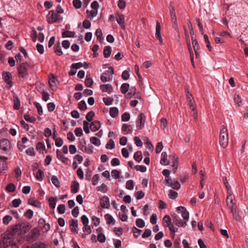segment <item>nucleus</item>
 <instances>
[{"mask_svg":"<svg viewBox=\"0 0 248 248\" xmlns=\"http://www.w3.org/2000/svg\"><path fill=\"white\" fill-rule=\"evenodd\" d=\"M31 229V225L28 223H22L16 225L13 229L12 233L7 232L3 236V241L0 242L1 248H6L8 243L13 246V242H11V239L14 233L22 234L28 232Z\"/></svg>","mask_w":248,"mask_h":248,"instance_id":"1","label":"nucleus"},{"mask_svg":"<svg viewBox=\"0 0 248 248\" xmlns=\"http://www.w3.org/2000/svg\"><path fill=\"white\" fill-rule=\"evenodd\" d=\"M228 130L226 127L222 125L219 133V144L223 148H226L228 146Z\"/></svg>","mask_w":248,"mask_h":248,"instance_id":"2","label":"nucleus"},{"mask_svg":"<svg viewBox=\"0 0 248 248\" xmlns=\"http://www.w3.org/2000/svg\"><path fill=\"white\" fill-rule=\"evenodd\" d=\"M29 66V64L27 63H22L17 68L19 78L23 79L27 78L28 76V72L27 68Z\"/></svg>","mask_w":248,"mask_h":248,"instance_id":"3","label":"nucleus"},{"mask_svg":"<svg viewBox=\"0 0 248 248\" xmlns=\"http://www.w3.org/2000/svg\"><path fill=\"white\" fill-rule=\"evenodd\" d=\"M94 115L95 113L93 111H91L89 112L86 116V119L87 121H84L83 122V129L86 134H89L90 133L88 122H90L93 120V118Z\"/></svg>","mask_w":248,"mask_h":248,"instance_id":"4","label":"nucleus"},{"mask_svg":"<svg viewBox=\"0 0 248 248\" xmlns=\"http://www.w3.org/2000/svg\"><path fill=\"white\" fill-rule=\"evenodd\" d=\"M227 194L228 196L226 198L227 205L229 208L232 210L236 207V203L234 202V200H235V196L232 195V192L230 193V192H229V193Z\"/></svg>","mask_w":248,"mask_h":248,"instance_id":"5","label":"nucleus"},{"mask_svg":"<svg viewBox=\"0 0 248 248\" xmlns=\"http://www.w3.org/2000/svg\"><path fill=\"white\" fill-rule=\"evenodd\" d=\"M146 117L143 113H140L136 121V127L138 130L142 129L144 126Z\"/></svg>","mask_w":248,"mask_h":248,"instance_id":"6","label":"nucleus"},{"mask_svg":"<svg viewBox=\"0 0 248 248\" xmlns=\"http://www.w3.org/2000/svg\"><path fill=\"white\" fill-rule=\"evenodd\" d=\"M59 16L53 11H50L47 16V21L49 24H52L58 21Z\"/></svg>","mask_w":248,"mask_h":248,"instance_id":"7","label":"nucleus"},{"mask_svg":"<svg viewBox=\"0 0 248 248\" xmlns=\"http://www.w3.org/2000/svg\"><path fill=\"white\" fill-rule=\"evenodd\" d=\"M0 148L4 151H9L11 148V142L7 139H2L0 140Z\"/></svg>","mask_w":248,"mask_h":248,"instance_id":"8","label":"nucleus"},{"mask_svg":"<svg viewBox=\"0 0 248 248\" xmlns=\"http://www.w3.org/2000/svg\"><path fill=\"white\" fill-rule=\"evenodd\" d=\"M2 77L7 85H8V87L9 88L12 87L13 84L12 81V74L11 73L9 72H4L2 73Z\"/></svg>","mask_w":248,"mask_h":248,"instance_id":"9","label":"nucleus"},{"mask_svg":"<svg viewBox=\"0 0 248 248\" xmlns=\"http://www.w3.org/2000/svg\"><path fill=\"white\" fill-rule=\"evenodd\" d=\"M173 222L178 227H185L186 225V222L183 221L181 218L177 215L174 214L173 216Z\"/></svg>","mask_w":248,"mask_h":248,"instance_id":"10","label":"nucleus"},{"mask_svg":"<svg viewBox=\"0 0 248 248\" xmlns=\"http://www.w3.org/2000/svg\"><path fill=\"white\" fill-rule=\"evenodd\" d=\"M115 18L118 23L120 25L121 28L125 29L124 16L123 14H117L115 16Z\"/></svg>","mask_w":248,"mask_h":248,"instance_id":"11","label":"nucleus"},{"mask_svg":"<svg viewBox=\"0 0 248 248\" xmlns=\"http://www.w3.org/2000/svg\"><path fill=\"white\" fill-rule=\"evenodd\" d=\"M179 213H181L182 217L185 220H188L189 218V213L186 208L183 206H179L177 208Z\"/></svg>","mask_w":248,"mask_h":248,"instance_id":"12","label":"nucleus"},{"mask_svg":"<svg viewBox=\"0 0 248 248\" xmlns=\"http://www.w3.org/2000/svg\"><path fill=\"white\" fill-rule=\"evenodd\" d=\"M233 218L237 221H240L242 218V213L237 210L236 207L231 210Z\"/></svg>","mask_w":248,"mask_h":248,"instance_id":"13","label":"nucleus"},{"mask_svg":"<svg viewBox=\"0 0 248 248\" xmlns=\"http://www.w3.org/2000/svg\"><path fill=\"white\" fill-rule=\"evenodd\" d=\"M70 228L72 232L78 233L77 228L78 227V221L76 219H72L70 220Z\"/></svg>","mask_w":248,"mask_h":248,"instance_id":"14","label":"nucleus"},{"mask_svg":"<svg viewBox=\"0 0 248 248\" xmlns=\"http://www.w3.org/2000/svg\"><path fill=\"white\" fill-rule=\"evenodd\" d=\"M7 159V157L0 156V171H3L7 168L6 160Z\"/></svg>","mask_w":248,"mask_h":248,"instance_id":"15","label":"nucleus"},{"mask_svg":"<svg viewBox=\"0 0 248 248\" xmlns=\"http://www.w3.org/2000/svg\"><path fill=\"white\" fill-rule=\"evenodd\" d=\"M56 155L59 160L65 165H67L68 162V158L64 156L60 150H57Z\"/></svg>","mask_w":248,"mask_h":248,"instance_id":"16","label":"nucleus"},{"mask_svg":"<svg viewBox=\"0 0 248 248\" xmlns=\"http://www.w3.org/2000/svg\"><path fill=\"white\" fill-rule=\"evenodd\" d=\"M161 28V27L159 22L156 21L155 37L159 41L160 43H162L163 40L160 33Z\"/></svg>","mask_w":248,"mask_h":248,"instance_id":"17","label":"nucleus"},{"mask_svg":"<svg viewBox=\"0 0 248 248\" xmlns=\"http://www.w3.org/2000/svg\"><path fill=\"white\" fill-rule=\"evenodd\" d=\"M170 158L169 160L167 159V154L166 152H164L161 154L160 163L164 165H169L170 163Z\"/></svg>","mask_w":248,"mask_h":248,"instance_id":"18","label":"nucleus"},{"mask_svg":"<svg viewBox=\"0 0 248 248\" xmlns=\"http://www.w3.org/2000/svg\"><path fill=\"white\" fill-rule=\"evenodd\" d=\"M101 126V124L98 121H94L91 123L90 128L92 131L98 130Z\"/></svg>","mask_w":248,"mask_h":248,"instance_id":"19","label":"nucleus"},{"mask_svg":"<svg viewBox=\"0 0 248 248\" xmlns=\"http://www.w3.org/2000/svg\"><path fill=\"white\" fill-rule=\"evenodd\" d=\"M40 234V231L37 228H33L29 233L30 238L34 239L36 238Z\"/></svg>","mask_w":248,"mask_h":248,"instance_id":"20","label":"nucleus"},{"mask_svg":"<svg viewBox=\"0 0 248 248\" xmlns=\"http://www.w3.org/2000/svg\"><path fill=\"white\" fill-rule=\"evenodd\" d=\"M100 205L103 208H108V198L107 196H104L100 199Z\"/></svg>","mask_w":248,"mask_h":248,"instance_id":"21","label":"nucleus"},{"mask_svg":"<svg viewBox=\"0 0 248 248\" xmlns=\"http://www.w3.org/2000/svg\"><path fill=\"white\" fill-rule=\"evenodd\" d=\"M119 114V109L116 107L109 108V115L113 118H115Z\"/></svg>","mask_w":248,"mask_h":248,"instance_id":"22","label":"nucleus"},{"mask_svg":"<svg viewBox=\"0 0 248 248\" xmlns=\"http://www.w3.org/2000/svg\"><path fill=\"white\" fill-rule=\"evenodd\" d=\"M122 130L124 131L125 134H129L131 133L132 131V127L131 125L124 124L122 125Z\"/></svg>","mask_w":248,"mask_h":248,"instance_id":"23","label":"nucleus"},{"mask_svg":"<svg viewBox=\"0 0 248 248\" xmlns=\"http://www.w3.org/2000/svg\"><path fill=\"white\" fill-rule=\"evenodd\" d=\"M76 32L73 31H66L62 33V37L63 38L74 37Z\"/></svg>","mask_w":248,"mask_h":248,"instance_id":"24","label":"nucleus"},{"mask_svg":"<svg viewBox=\"0 0 248 248\" xmlns=\"http://www.w3.org/2000/svg\"><path fill=\"white\" fill-rule=\"evenodd\" d=\"M191 40L193 48L194 49L196 55L197 56V51L200 49V46L197 40L194 37L192 36Z\"/></svg>","mask_w":248,"mask_h":248,"instance_id":"25","label":"nucleus"},{"mask_svg":"<svg viewBox=\"0 0 248 248\" xmlns=\"http://www.w3.org/2000/svg\"><path fill=\"white\" fill-rule=\"evenodd\" d=\"M170 159V163H172V167L175 168V170L177 169L178 165V158H175L174 155H171L169 156Z\"/></svg>","mask_w":248,"mask_h":248,"instance_id":"26","label":"nucleus"},{"mask_svg":"<svg viewBox=\"0 0 248 248\" xmlns=\"http://www.w3.org/2000/svg\"><path fill=\"white\" fill-rule=\"evenodd\" d=\"M97 10L92 9L91 11L87 10L86 11V14L88 18L91 19L96 16L97 14Z\"/></svg>","mask_w":248,"mask_h":248,"instance_id":"27","label":"nucleus"},{"mask_svg":"<svg viewBox=\"0 0 248 248\" xmlns=\"http://www.w3.org/2000/svg\"><path fill=\"white\" fill-rule=\"evenodd\" d=\"M79 189V184L77 181L73 182L71 185V192L73 193H76Z\"/></svg>","mask_w":248,"mask_h":248,"instance_id":"28","label":"nucleus"},{"mask_svg":"<svg viewBox=\"0 0 248 248\" xmlns=\"http://www.w3.org/2000/svg\"><path fill=\"white\" fill-rule=\"evenodd\" d=\"M44 171L41 170L39 169L38 170V172L36 173V179L39 181H42L44 179Z\"/></svg>","mask_w":248,"mask_h":248,"instance_id":"29","label":"nucleus"},{"mask_svg":"<svg viewBox=\"0 0 248 248\" xmlns=\"http://www.w3.org/2000/svg\"><path fill=\"white\" fill-rule=\"evenodd\" d=\"M36 149L39 153H43L46 149L45 144L41 142H38L36 145Z\"/></svg>","mask_w":248,"mask_h":248,"instance_id":"30","label":"nucleus"},{"mask_svg":"<svg viewBox=\"0 0 248 248\" xmlns=\"http://www.w3.org/2000/svg\"><path fill=\"white\" fill-rule=\"evenodd\" d=\"M129 84L128 83H123L121 87V91L124 93L125 94L129 90Z\"/></svg>","mask_w":248,"mask_h":248,"instance_id":"31","label":"nucleus"},{"mask_svg":"<svg viewBox=\"0 0 248 248\" xmlns=\"http://www.w3.org/2000/svg\"><path fill=\"white\" fill-rule=\"evenodd\" d=\"M134 158L136 161H137L138 162H140L142 158L141 152V151L136 152L134 154Z\"/></svg>","mask_w":248,"mask_h":248,"instance_id":"32","label":"nucleus"},{"mask_svg":"<svg viewBox=\"0 0 248 248\" xmlns=\"http://www.w3.org/2000/svg\"><path fill=\"white\" fill-rule=\"evenodd\" d=\"M90 142L96 146H99L101 144L100 140L94 137L90 138Z\"/></svg>","mask_w":248,"mask_h":248,"instance_id":"33","label":"nucleus"},{"mask_svg":"<svg viewBox=\"0 0 248 248\" xmlns=\"http://www.w3.org/2000/svg\"><path fill=\"white\" fill-rule=\"evenodd\" d=\"M170 186L174 189L179 190L180 188L181 185L178 181H172L170 183Z\"/></svg>","mask_w":248,"mask_h":248,"instance_id":"34","label":"nucleus"},{"mask_svg":"<svg viewBox=\"0 0 248 248\" xmlns=\"http://www.w3.org/2000/svg\"><path fill=\"white\" fill-rule=\"evenodd\" d=\"M16 188V186L14 184L10 183L6 186V190L8 192H13L15 191Z\"/></svg>","mask_w":248,"mask_h":248,"instance_id":"35","label":"nucleus"},{"mask_svg":"<svg viewBox=\"0 0 248 248\" xmlns=\"http://www.w3.org/2000/svg\"><path fill=\"white\" fill-rule=\"evenodd\" d=\"M223 182L226 186V189H227V193H229V192H230V193L232 192L231 186L229 185L226 177H223Z\"/></svg>","mask_w":248,"mask_h":248,"instance_id":"36","label":"nucleus"},{"mask_svg":"<svg viewBox=\"0 0 248 248\" xmlns=\"http://www.w3.org/2000/svg\"><path fill=\"white\" fill-rule=\"evenodd\" d=\"M29 203L38 208L40 209L41 208V204L40 202L37 200H33L31 201Z\"/></svg>","mask_w":248,"mask_h":248,"instance_id":"37","label":"nucleus"},{"mask_svg":"<svg viewBox=\"0 0 248 248\" xmlns=\"http://www.w3.org/2000/svg\"><path fill=\"white\" fill-rule=\"evenodd\" d=\"M57 83H58V80L54 77L53 76L52 78H49V84L51 88H52L53 86H56L57 84Z\"/></svg>","mask_w":248,"mask_h":248,"instance_id":"38","label":"nucleus"},{"mask_svg":"<svg viewBox=\"0 0 248 248\" xmlns=\"http://www.w3.org/2000/svg\"><path fill=\"white\" fill-rule=\"evenodd\" d=\"M49 205L52 209H54L56 207V200L53 197H50L48 199Z\"/></svg>","mask_w":248,"mask_h":248,"instance_id":"39","label":"nucleus"},{"mask_svg":"<svg viewBox=\"0 0 248 248\" xmlns=\"http://www.w3.org/2000/svg\"><path fill=\"white\" fill-rule=\"evenodd\" d=\"M93 84V80L90 77H86L85 80V84L88 87H91Z\"/></svg>","mask_w":248,"mask_h":248,"instance_id":"40","label":"nucleus"},{"mask_svg":"<svg viewBox=\"0 0 248 248\" xmlns=\"http://www.w3.org/2000/svg\"><path fill=\"white\" fill-rule=\"evenodd\" d=\"M14 98V108L17 110L19 108L20 106V100L17 96H15Z\"/></svg>","mask_w":248,"mask_h":248,"instance_id":"41","label":"nucleus"},{"mask_svg":"<svg viewBox=\"0 0 248 248\" xmlns=\"http://www.w3.org/2000/svg\"><path fill=\"white\" fill-rule=\"evenodd\" d=\"M126 188L128 190H132L134 188V182L132 180H128L126 183Z\"/></svg>","mask_w":248,"mask_h":248,"instance_id":"42","label":"nucleus"},{"mask_svg":"<svg viewBox=\"0 0 248 248\" xmlns=\"http://www.w3.org/2000/svg\"><path fill=\"white\" fill-rule=\"evenodd\" d=\"M136 225L140 228H143L145 226V222L142 219L138 218L136 221Z\"/></svg>","mask_w":248,"mask_h":248,"instance_id":"43","label":"nucleus"},{"mask_svg":"<svg viewBox=\"0 0 248 248\" xmlns=\"http://www.w3.org/2000/svg\"><path fill=\"white\" fill-rule=\"evenodd\" d=\"M100 177L98 174L93 175L92 179V184L93 186H96L98 183Z\"/></svg>","mask_w":248,"mask_h":248,"instance_id":"44","label":"nucleus"},{"mask_svg":"<svg viewBox=\"0 0 248 248\" xmlns=\"http://www.w3.org/2000/svg\"><path fill=\"white\" fill-rule=\"evenodd\" d=\"M97 190L103 193H106L108 191L107 185L104 184H102L100 186L97 187Z\"/></svg>","mask_w":248,"mask_h":248,"instance_id":"45","label":"nucleus"},{"mask_svg":"<svg viewBox=\"0 0 248 248\" xmlns=\"http://www.w3.org/2000/svg\"><path fill=\"white\" fill-rule=\"evenodd\" d=\"M78 108L81 110H84L87 108V105L86 102L82 100L78 103Z\"/></svg>","mask_w":248,"mask_h":248,"instance_id":"46","label":"nucleus"},{"mask_svg":"<svg viewBox=\"0 0 248 248\" xmlns=\"http://www.w3.org/2000/svg\"><path fill=\"white\" fill-rule=\"evenodd\" d=\"M121 172L116 170H113L111 171V174L112 177L115 179H118L120 177Z\"/></svg>","mask_w":248,"mask_h":248,"instance_id":"47","label":"nucleus"},{"mask_svg":"<svg viewBox=\"0 0 248 248\" xmlns=\"http://www.w3.org/2000/svg\"><path fill=\"white\" fill-rule=\"evenodd\" d=\"M51 182L56 187H59L60 186V182L56 176L54 175L52 177Z\"/></svg>","mask_w":248,"mask_h":248,"instance_id":"48","label":"nucleus"},{"mask_svg":"<svg viewBox=\"0 0 248 248\" xmlns=\"http://www.w3.org/2000/svg\"><path fill=\"white\" fill-rule=\"evenodd\" d=\"M132 232H133L134 236L135 238H137L140 234L141 230L138 229L135 227H133L132 228Z\"/></svg>","mask_w":248,"mask_h":248,"instance_id":"49","label":"nucleus"},{"mask_svg":"<svg viewBox=\"0 0 248 248\" xmlns=\"http://www.w3.org/2000/svg\"><path fill=\"white\" fill-rule=\"evenodd\" d=\"M24 119L27 121L30 122L31 123H33L35 121V118L34 117H30L29 115L26 114L24 115Z\"/></svg>","mask_w":248,"mask_h":248,"instance_id":"50","label":"nucleus"},{"mask_svg":"<svg viewBox=\"0 0 248 248\" xmlns=\"http://www.w3.org/2000/svg\"><path fill=\"white\" fill-rule=\"evenodd\" d=\"M65 206L63 204H60L57 207L58 212L60 214H62L65 212Z\"/></svg>","mask_w":248,"mask_h":248,"instance_id":"51","label":"nucleus"},{"mask_svg":"<svg viewBox=\"0 0 248 248\" xmlns=\"http://www.w3.org/2000/svg\"><path fill=\"white\" fill-rule=\"evenodd\" d=\"M130 118V114L128 112H124L122 115V121L123 122H127L129 120Z\"/></svg>","mask_w":248,"mask_h":248,"instance_id":"52","label":"nucleus"},{"mask_svg":"<svg viewBox=\"0 0 248 248\" xmlns=\"http://www.w3.org/2000/svg\"><path fill=\"white\" fill-rule=\"evenodd\" d=\"M177 195H178V193L177 192L175 191H173L172 190H170L169 191V197L171 199H175L177 197Z\"/></svg>","mask_w":248,"mask_h":248,"instance_id":"53","label":"nucleus"},{"mask_svg":"<svg viewBox=\"0 0 248 248\" xmlns=\"http://www.w3.org/2000/svg\"><path fill=\"white\" fill-rule=\"evenodd\" d=\"M130 71L129 69L124 70L123 71L122 74V78L123 79L126 80L129 78V72Z\"/></svg>","mask_w":248,"mask_h":248,"instance_id":"54","label":"nucleus"},{"mask_svg":"<svg viewBox=\"0 0 248 248\" xmlns=\"http://www.w3.org/2000/svg\"><path fill=\"white\" fill-rule=\"evenodd\" d=\"M26 154L30 156H34L35 153L33 147H30L26 150Z\"/></svg>","mask_w":248,"mask_h":248,"instance_id":"55","label":"nucleus"},{"mask_svg":"<svg viewBox=\"0 0 248 248\" xmlns=\"http://www.w3.org/2000/svg\"><path fill=\"white\" fill-rule=\"evenodd\" d=\"M171 218L168 215H166L164 216V217L163 218V222L164 223H166L167 224V226L169 225H171Z\"/></svg>","mask_w":248,"mask_h":248,"instance_id":"56","label":"nucleus"},{"mask_svg":"<svg viewBox=\"0 0 248 248\" xmlns=\"http://www.w3.org/2000/svg\"><path fill=\"white\" fill-rule=\"evenodd\" d=\"M108 78V74L104 72L101 76L100 79L103 82H106Z\"/></svg>","mask_w":248,"mask_h":248,"instance_id":"57","label":"nucleus"},{"mask_svg":"<svg viewBox=\"0 0 248 248\" xmlns=\"http://www.w3.org/2000/svg\"><path fill=\"white\" fill-rule=\"evenodd\" d=\"M33 215V212L31 209H28L25 213V216L31 219Z\"/></svg>","mask_w":248,"mask_h":248,"instance_id":"58","label":"nucleus"},{"mask_svg":"<svg viewBox=\"0 0 248 248\" xmlns=\"http://www.w3.org/2000/svg\"><path fill=\"white\" fill-rule=\"evenodd\" d=\"M12 219V217L10 216L6 215L3 218V223L5 225H7Z\"/></svg>","mask_w":248,"mask_h":248,"instance_id":"59","label":"nucleus"},{"mask_svg":"<svg viewBox=\"0 0 248 248\" xmlns=\"http://www.w3.org/2000/svg\"><path fill=\"white\" fill-rule=\"evenodd\" d=\"M120 164V161L118 158H114L111 161V165L113 166H119Z\"/></svg>","mask_w":248,"mask_h":248,"instance_id":"60","label":"nucleus"},{"mask_svg":"<svg viewBox=\"0 0 248 248\" xmlns=\"http://www.w3.org/2000/svg\"><path fill=\"white\" fill-rule=\"evenodd\" d=\"M21 203V201L20 199H16L13 201V206L15 207H18Z\"/></svg>","mask_w":248,"mask_h":248,"instance_id":"61","label":"nucleus"},{"mask_svg":"<svg viewBox=\"0 0 248 248\" xmlns=\"http://www.w3.org/2000/svg\"><path fill=\"white\" fill-rule=\"evenodd\" d=\"M135 196L136 197L137 199L140 200L144 197V193L141 190L138 191L135 193Z\"/></svg>","mask_w":248,"mask_h":248,"instance_id":"62","label":"nucleus"},{"mask_svg":"<svg viewBox=\"0 0 248 248\" xmlns=\"http://www.w3.org/2000/svg\"><path fill=\"white\" fill-rule=\"evenodd\" d=\"M73 5L76 9L81 8L82 3L80 0H74L73 1Z\"/></svg>","mask_w":248,"mask_h":248,"instance_id":"63","label":"nucleus"},{"mask_svg":"<svg viewBox=\"0 0 248 248\" xmlns=\"http://www.w3.org/2000/svg\"><path fill=\"white\" fill-rule=\"evenodd\" d=\"M36 248H48V245L42 242H38L35 244Z\"/></svg>","mask_w":248,"mask_h":248,"instance_id":"64","label":"nucleus"}]
</instances>
